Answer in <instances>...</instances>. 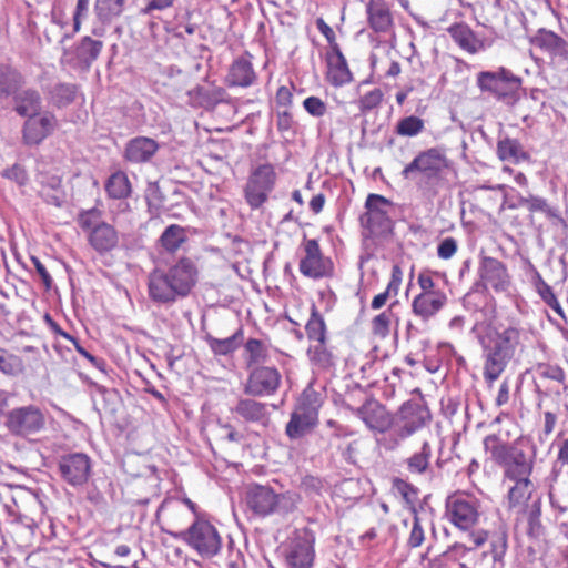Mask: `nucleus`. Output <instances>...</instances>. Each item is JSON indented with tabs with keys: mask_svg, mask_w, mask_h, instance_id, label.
Instances as JSON below:
<instances>
[{
	"mask_svg": "<svg viewBox=\"0 0 568 568\" xmlns=\"http://www.w3.org/2000/svg\"><path fill=\"white\" fill-rule=\"evenodd\" d=\"M483 446L490 459L503 469L504 479L514 483L507 494L508 508L523 513L534 491L530 479L536 458L534 447L521 438L509 444L501 429L487 435Z\"/></svg>",
	"mask_w": 568,
	"mask_h": 568,
	"instance_id": "1",
	"label": "nucleus"
},
{
	"mask_svg": "<svg viewBox=\"0 0 568 568\" xmlns=\"http://www.w3.org/2000/svg\"><path fill=\"white\" fill-rule=\"evenodd\" d=\"M199 280L196 262L189 256H181L173 264L155 267L149 273L148 296L156 305H173L191 295Z\"/></svg>",
	"mask_w": 568,
	"mask_h": 568,
	"instance_id": "2",
	"label": "nucleus"
},
{
	"mask_svg": "<svg viewBox=\"0 0 568 568\" xmlns=\"http://www.w3.org/2000/svg\"><path fill=\"white\" fill-rule=\"evenodd\" d=\"M75 221L85 234L88 244L100 255L110 253L119 246V231L103 220L101 210L97 207L82 210Z\"/></svg>",
	"mask_w": 568,
	"mask_h": 568,
	"instance_id": "3",
	"label": "nucleus"
},
{
	"mask_svg": "<svg viewBox=\"0 0 568 568\" xmlns=\"http://www.w3.org/2000/svg\"><path fill=\"white\" fill-rule=\"evenodd\" d=\"M322 395L313 387L305 388L286 424L285 434L290 439H297L314 429L318 424Z\"/></svg>",
	"mask_w": 568,
	"mask_h": 568,
	"instance_id": "4",
	"label": "nucleus"
},
{
	"mask_svg": "<svg viewBox=\"0 0 568 568\" xmlns=\"http://www.w3.org/2000/svg\"><path fill=\"white\" fill-rule=\"evenodd\" d=\"M170 534L184 541L203 559L215 557L222 549V537L219 530L202 517H197L187 529Z\"/></svg>",
	"mask_w": 568,
	"mask_h": 568,
	"instance_id": "5",
	"label": "nucleus"
},
{
	"mask_svg": "<svg viewBox=\"0 0 568 568\" xmlns=\"http://www.w3.org/2000/svg\"><path fill=\"white\" fill-rule=\"evenodd\" d=\"M476 82L481 92H488L506 104H514L519 100L521 78L504 67H500L497 71L479 72Z\"/></svg>",
	"mask_w": 568,
	"mask_h": 568,
	"instance_id": "6",
	"label": "nucleus"
},
{
	"mask_svg": "<svg viewBox=\"0 0 568 568\" xmlns=\"http://www.w3.org/2000/svg\"><path fill=\"white\" fill-rule=\"evenodd\" d=\"M277 181L275 168L271 163L255 166L248 174L243 195L251 210H260L268 201Z\"/></svg>",
	"mask_w": 568,
	"mask_h": 568,
	"instance_id": "7",
	"label": "nucleus"
},
{
	"mask_svg": "<svg viewBox=\"0 0 568 568\" xmlns=\"http://www.w3.org/2000/svg\"><path fill=\"white\" fill-rule=\"evenodd\" d=\"M302 256L298 263L300 273L311 280L329 278L334 275L335 266L329 256H325L316 239L304 236Z\"/></svg>",
	"mask_w": 568,
	"mask_h": 568,
	"instance_id": "8",
	"label": "nucleus"
},
{
	"mask_svg": "<svg viewBox=\"0 0 568 568\" xmlns=\"http://www.w3.org/2000/svg\"><path fill=\"white\" fill-rule=\"evenodd\" d=\"M487 540L485 532H473L469 536L470 545L455 542L444 552L439 554L428 562V568H473L471 562L465 561L467 556L477 557L478 548Z\"/></svg>",
	"mask_w": 568,
	"mask_h": 568,
	"instance_id": "9",
	"label": "nucleus"
},
{
	"mask_svg": "<svg viewBox=\"0 0 568 568\" xmlns=\"http://www.w3.org/2000/svg\"><path fill=\"white\" fill-rule=\"evenodd\" d=\"M446 515L458 528H470L479 517L476 497L464 491L453 493L446 499Z\"/></svg>",
	"mask_w": 568,
	"mask_h": 568,
	"instance_id": "10",
	"label": "nucleus"
},
{
	"mask_svg": "<svg viewBox=\"0 0 568 568\" xmlns=\"http://www.w3.org/2000/svg\"><path fill=\"white\" fill-rule=\"evenodd\" d=\"M429 418L430 415L426 407L416 402H405L400 406L395 422L396 443L406 439L423 428Z\"/></svg>",
	"mask_w": 568,
	"mask_h": 568,
	"instance_id": "11",
	"label": "nucleus"
},
{
	"mask_svg": "<svg viewBox=\"0 0 568 568\" xmlns=\"http://www.w3.org/2000/svg\"><path fill=\"white\" fill-rule=\"evenodd\" d=\"M282 376L276 367L257 365L250 373L243 390L253 397L271 396L281 386Z\"/></svg>",
	"mask_w": 568,
	"mask_h": 568,
	"instance_id": "12",
	"label": "nucleus"
},
{
	"mask_svg": "<svg viewBox=\"0 0 568 568\" xmlns=\"http://www.w3.org/2000/svg\"><path fill=\"white\" fill-rule=\"evenodd\" d=\"M315 536L310 528L294 532L285 560L290 568H312L315 559Z\"/></svg>",
	"mask_w": 568,
	"mask_h": 568,
	"instance_id": "13",
	"label": "nucleus"
},
{
	"mask_svg": "<svg viewBox=\"0 0 568 568\" xmlns=\"http://www.w3.org/2000/svg\"><path fill=\"white\" fill-rule=\"evenodd\" d=\"M44 415L32 405L12 409L8 413L6 419L8 429L19 436L36 434L44 427Z\"/></svg>",
	"mask_w": 568,
	"mask_h": 568,
	"instance_id": "14",
	"label": "nucleus"
},
{
	"mask_svg": "<svg viewBox=\"0 0 568 568\" xmlns=\"http://www.w3.org/2000/svg\"><path fill=\"white\" fill-rule=\"evenodd\" d=\"M478 276L486 290L491 288L496 293H505L511 286V276L506 264L496 257L480 258Z\"/></svg>",
	"mask_w": 568,
	"mask_h": 568,
	"instance_id": "15",
	"label": "nucleus"
},
{
	"mask_svg": "<svg viewBox=\"0 0 568 568\" xmlns=\"http://www.w3.org/2000/svg\"><path fill=\"white\" fill-rule=\"evenodd\" d=\"M529 42L532 47L548 53L551 64H568V42L554 31L539 29Z\"/></svg>",
	"mask_w": 568,
	"mask_h": 568,
	"instance_id": "16",
	"label": "nucleus"
},
{
	"mask_svg": "<svg viewBox=\"0 0 568 568\" xmlns=\"http://www.w3.org/2000/svg\"><path fill=\"white\" fill-rule=\"evenodd\" d=\"M354 414L372 430L386 433L394 424V417L386 406L371 397L353 410Z\"/></svg>",
	"mask_w": 568,
	"mask_h": 568,
	"instance_id": "17",
	"label": "nucleus"
},
{
	"mask_svg": "<svg viewBox=\"0 0 568 568\" xmlns=\"http://www.w3.org/2000/svg\"><path fill=\"white\" fill-rule=\"evenodd\" d=\"M61 477L71 486H82L90 477L91 460L83 453L62 456L59 462Z\"/></svg>",
	"mask_w": 568,
	"mask_h": 568,
	"instance_id": "18",
	"label": "nucleus"
},
{
	"mask_svg": "<svg viewBox=\"0 0 568 568\" xmlns=\"http://www.w3.org/2000/svg\"><path fill=\"white\" fill-rule=\"evenodd\" d=\"M446 166V156L437 149L432 148L418 153L414 160L407 164L402 175L405 179L412 178L416 173L428 178L436 176Z\"/></svg>",
	"mask_w": 568,
	"mask_h": 568,
	"instance_id": "19",
	"label": "nucleus"
},
{
	"mask_svg": "<svg viewBox=\"0 0 568 568\" xmlns=\"http://www.w3.org/2000/svg\"><path fill=\"white\" fill-rule=\"evenodd\" d=\"M23 124L22 141L27 145H39L57 126V119L52 113L32 114Z\"/></svg>",
	"mask_w": 568,
	"mask_h": 568,
	"instance_id": "20",
	"label": "nucleus"
},
{
	"mask_svg": "<svg viewBox=\"0 0 568 568\" xmlns=\"http://www.w3.org/2000/svg\"><path fill=\"white\" fill-rule=\"evenodd\" d=\"M521 335L523 331L516 326H509L501 332L494 327H488L479 341L513 358L516 349L521 344Z\"/></svg>",
	"mask_w": 568,
	"mask_h": 568,
	"instance_id": "21",
	"label": "nucleus"
},
{
	"mask_svg": "<svg viewBox=\"0 0 568 568\" xmlns=\"http://www.w3.org/2000/svg\"><path fill=\"white\" fill-rule=\"evenodd\" d=\"M252 54L245 52L243 55L237 57L230 64L225 84L230 88H248L257 80V74L252 63Z\"/></svg>",
	"mask_w": 568,
	"mask_h": 568,
	"instance_id": "22",
	"label": "nucleus"
},
{
	"mask_svg": "<svg viewBox=\"0 0 568 568\" xmlns=\"http://www.w3.org/2000/svg\"><path fill=\"white\" fill-rule=\"evenodd\" d=\"M366 212L363 216L371 229H386L390 224L389 213L394 209L390 200L379 194H369L365 202Z\"/></svg>",
	"mask_w": 568,
	"mask_h": 568,
	"instance_id": "23",
	"label": "nucleus"
},
{
	"mask_svg": "<svg viewBox=\"0 0 568 568\" xmlns=\"http://www.w3.org/2000/svg\"><path fill=\"white\" fill-rule=\"evenodd\" d=\"M487 535V540L489 541L490 550L489 551H479L478 556H481V561L471 562L473 568H496L497 565L503 564V559L506 555L508 548V534L506 529H498L490 535L484 531Z\"/></svg>",
	"mask_w": 568,
	"mask_h": 568,
	"instance_id": "24",
	"label": "nucleus"
},
{
	"mask_svg": "<svg viewBox=\"0 0 568 568\" xmlns=\"http://www.w3.org/2000/svg\"><path fill=\"white\" fill-rule=\"evenodd\" d=\"M278 503L280 495L270 487L254 485L247 490V507L258 516L265 517L274 513Z\"/></svg>",
	"mask_w": 568,
	"mask_h": 568,
	"instance_id": "25",
	"label": "nucleus"
},
{
	"mask_svg": "<svg viewBox=\"0 0 568 568\" xmlns=\"http://www.w3.org/2000/svg\"><path fill=\"white\" fill-rule=\"evenodd\" d=\"M369 28L378 34H389L394 29V18L388 3L384 0H369L366 3Z\"/></svg>",
	"mask_w": 568,
	"mask_h": 568,
	"instance_id": "26",
	"label": "nucleus"
},
{
	"mask_svg": "<svg viewBox=\"0 0 568 568\" xmlns=\"http://www.w3.org/2000/svg\"><path fill=\"white\" fill-rule=\"evenodd\" d=\"M480 345L484 357L483 376L487 385L491 386L505 372L511 357L486 343H480Z\"/></svg>",
	"mask_w": 568,
	"mask_h": 568,
	"instance_id": "27",
	"label": "nucleus"
},
{
	"mask_svg": "<svg viewBox=\"0 0 568 568\" xmlns=\"http://www.w3.org/2000/svg\"><path fill=\"white\" fill-rule=\"evenodd\" d=\"M185 508L193 513L196 518L199 517L196 504L189 498L181 500L174 498H165L160 505L158 514H163L171 526L182 527L187 521Z\"/></svg>",
	"mask_w": 568,
	"mask_h": 568,
	"instance_id": "28",
	"label": "nucleus"
},
{
	"mask_svg": "<svg viewBox=\"0 0 568 568\" xmlns=\"http://www.w3.org/2000/svg\"><path fill=\"white\" fill-rule=\"evenodd\" d=\"M447 32L454 42L469 54H476L485 50V41L466 22H455L447 28Z\"/></svg>",
	"mask_w": 568,
	"mask_h": 568,
	"instance_id": "29",
	"label": "nucleus"
},
{
	"mask_svg": "<svg viewBox=\"0 0 568 568\" xmlns=\"http://www.w3.org/2000/svg\"><path fill=\"white\" fill-rule=\"evenodd\" d=\"M159 143L148 136H136L131 139L124 149L123 158L130 163L149 162L159 151Z\"/></svg>",
	"mask_w": 568,
	"mask_h": 568,
	"instance_id": "30",
	"label": "nucleus"
},
{
	"mask_svg": "<svg viewBox=\"0 0 568 568\" xmlns=\"http://www.w3.org/2000/svg\"><path fill=\"white\" fill-rule=\"evenodd\" d=\"M445 293L417 294L412 302V312L422 321H428L446 305Z\"/></svg>",
	"mask_w": 568,
	"mask_h": 568,
	"instance_id": "31",
	"label": "nucleus"
},
{
	"mask_svg": "<svg viewBox=\"0 0 568 568\" xmlns=\"http://www.w3.org/2000/svg\"><path fill=\"white\" fill-rule=\"evenodd\" d=\"M496 155L500 161L513 164L531 162V154L525 150L523 143L518 139L508 135L498 139Z\"/></svg>",
	"mask_w": 568,
	"mask_h": 568,
	"instance_id": "32",
	"label": "nucleus"
},
{
	"mask_svg": "<svg viewBox=\"0 0 568 568\" xmlns=\"http://www.w3.org/2000/svg\"><path fill=\"white\" fill-rule=\"evenodd\" d=\"M327 80L334 87H341L353 80V74L339 47L327 54Z\"/></svg>",
	"mask_w": 568,
	"mask_h": 568,
	"instance_id": "33",
	"label": "nucleus"
},
{
	"mask_svg": "<svg viewBox=\"0 0 568 568\" xmlns=\"http://www.w3.org/2000/svg\"><path fill=\"white\" fill-rule=\"evenodd\" d=\"M233 412L247 423L265 425L268 422L267 405L253 398L239 399Z\"/></svg>",
	"mask_w": 568,
	"mask_h": 568,
	"instance_id": "34",
	"label": "nucleus"
},
{
	"mask_svg": "<svg viewBox=\"0 0 568 568\" xmlns=\"http://www.w3.org/2000/svg\"><path fill=\"white\" fill-rule=\"evenodd\" d=\"M307 357L317 371H329L335 366V356L328 346V339L308 345Z\"/></svg>",
	"mask_w": 568,
	"mask_h": 568,
	"instance_id": "35",
	"label": "nucleus"
},
{
	"mask_svg": "<svg viewBox=\"0 0 568 568\" xmlns=\"http://www.w3.org/2000/svg\"><path fill=\"white\" fill-rule=\"evenodd\" d=\"M104 190L111 199L125 200L132 194V184L128 174L122 170H118L108 178Z\"/></svg>",
	"mask_w": 568,
	"mask_h": 568,
	"instance_id": "36",
	"label": "nucleus"
},
{
	"mask_svg": "<svg viewBox=\"0 0 568 568\" xmlns=\"http://www.w3.org/2000/svg\"><path fill=\"white\" fill-rule=\"evenodd\" d=\"M244 332L240 327L232 336L226 338H216L206 336V343L214 355L226 356L234 353L243 341Z\"/></svg>",
	"mask_w": 568,
	"mask_h": 568,
	"instance_id": "37",
	"label": "nucleus"
},
{
	"mask_svg": "<svg viewBox=\"0 0 568 568\" xmlns=\"http://www.w3.org/2000/svg\"><path fill=\"white\" fill-rule=\"evenodd\" d=\"M186 241L185 229L178 224L169 225L159 239L161 247L170 254H174Z\"/></svg>",
	"mask_w": 568,
	"mask_h": 568,
	"instance_id": "38",
	"label": "nucleus"
},
{
	"mask_svg": "<svg viewBox=\"0 0 568 568\" xmlns=\"http://www.w3.org/2000/svg\"><path fill=\"white\" fill-rule=\"evenodd\" d=\"M403 281V271L399 265L392 267L390 280L384 292L375 295L371 302L373 310L382 308L390 296H397Z\"/></svg>",
	"mask_w": 568,
	"mask_h": 568,
	"instance_id": "39",
	"label": "nucleus"
},
{
	"mask_svg": "<svg viewBox=\"0 0 568 568\" xmlns=\"http://www.w3.org/2000/svg\"><path fill=\"white\" fill-rule=\"evenodd\" d=\"M305 332L310 344L328 339L325 321L315 305L311 307V316L305 325Z\"/></svg>",
	"mask_w": 568,
	"mask_h": 568,
	"instance_id": "40",
	"label": "nucleus"
},
{
	"mask_svg": "<svg viewBox=\"0 0 568 568\" xmlns=\"http://www.w3.org/2000/svg\"><path fill=\"white\" fill-rule=\"evenodd\" d=\"M126 0H95L94 12L97 18L103 22H111L124 11Z\"/></svg>",
	"mask_w": 568,
	"mask_h": 568,
	"instance_id": "41",
	"label": "nucleus"
},
{
	"mask_svg": "<svg viewBox=\"0 0 568 568\" xmlns=\"http://www.w3.org/2000/svg\"><path fill=\"white\" fill-rule=\"evenodd\" d=\"M244 358L247 366H257L268 358V347L258 338H248L244 344Z\"/></svg>",
	"mask_w": 568,
	"mask_h": 568,
	"instance_id": "42",
	"label": "nucleus"
},
{
	"mask_svg": "<svg viewBox=\"0 0 568 568\" xmlns=\"http://www.w3.org/2000/svg\"><path fill=\"white\" fill-rule=\"evenodd\" d=\"M403 525L409 528L407 537V546L409 548H418L425 541V530L422 520L415 507L412 508L410 517L403 520Z\"/></svg>",
	"mask_w": 568,
	"mask_h": 568,
	"instance_id": "43",
	"label": "nucleus"
},
{
	"mask_svg": "<svg viewBox=\"0 0 568 568\" xmlns=\"http://www.w3.org/2000/svg\"><path fill=\"white\" fill-rule=\"evenodd\" d=\"M102 49V41L94 40L91 37L85 36L81 39L77 48V55L80 61L87 65H91L99 58Z\"/></svg>",
	"mask_w": 568,
	"mask_h": 568,
	"instance_id": "44",
	"label": "nucleus"
},
{
	"mask_svg": "<svg viewBox=\"0 0 568 568\" xmlns=\"http://www.w3.org/2000/svg\"><path fill=\"white\" fill-rule=\"evenodd\" d=\"M16 111L22 115L28 116L37 114L41 106V98L36 90H26L21 92L17 98Z\"/></svg>",
	"mask_w": 568,
	"mask_h": 568,
	"instance_id": "45",
	"label": "nucleus"
},
{
	"mask_svg": "<svg viewBox=\"0 0 568 568\" xmlns=\"http://www.w3.org/2000/svg\"><path fill=\"white\" fill-rule=\"evenodd\" d=\"M432 448L428 442H424L420 452L415 453L407 459V468L410 473L423 474L429 466Z\"/></svg>",
	"mask_w": 568,
	"mask_h": 568,
	"instance_id": "46",
	"label": "nucleus"
},
{
	"mask_svg": "<svg viewBox=\"0 0 568 568\" xmlns=\"http://www.w3.org/2000/svg\"><path fill=\"white\" fill-rule=\"evenodd\" d=\"M425 129V121L416 115H409L400 119L395 128V132L399 136H416Z\"/></svg>",
	"mask_w": 568,
	"mask_h": 568,
	"instance_id": "47",
	"label": "nucleus"
},
{
	"mask_svg": "<svg viewBox=\"0 0 568 568\" xmlns=\"http://www.w3.org/2000/svg\"><path fill=\"white\" fill-rule=\"evenodd\" d=\"M394 313L390 308L377 314L371 321V331L375 337L386 338L390 333L392 318Z\"/></svg>",
	"mask_w": 568,
	"mask_h": 568,
	"instance_id": "48",
	"label": "nucleus"
},
{
	"mask_svg": "<svg viewBox=\"0 0 568 568\" xmlns=\"http://www.w3.org/2000/svg\"><path fill=\"white\" fill-rule=\"evenodd\" d=\"M0 371L6 375H19L24 371L23 361L20 356L8 354L0 348Z\"/></svg>",
	"mask_w": 568,
	"mask_h": 568,
	"instance_id": "49",
	"label": "nucleus"
},
{
	"mask_svg": "<svg viewBox=\"0 0 568 568\" xmlns=\"http://www.w3.org/2000/svg\"><path fill=\"white\" fill-rule=\"evenodd\" d=\"M536 290L541 297V300L558 315L562 316L564 311L561 305L554 293L552 287L546 283L540 276L538 277V282L536 284Z\"/></svg>",
	"mask_w": 568,
	"mask_h": 568,
	"instance_id": "50",
	"label": "nucleus"
},
{
	"mask_svg": "<svg viewBox=\"0 0 568 568\" xmlns=\"http://www.w3.org/2000/svg\"><path fill=\"white\" fill-rule=\"evenodd\" d=\"M383 100L384 93L379 88L366 92L357 102L361 114H367L369 111L378 108Z\"/></svg>",
	"mask_w": 568,
	"mask_h": 568,
	"instance_id": "51",
	"label": "nucleus"
},
{
	"mask_svg": "<svg viewBox=\"0 0 568 568\" xmlns=\"http://www.w3.org/2000/svg\"><path fill=\"white\" fill-rule=\"evenodd\" d=\"M550 505L560 514L568 510V481L558 485L549 493Z\"/></svg>",
	"mask_w": 568,
	"mask_h": 568,
	"instance_id": "52",
	"label": "nucleus"
},
{
	"mask_svg": "<svg viewBox=\"0 0 568 568\" xmlns=\"http://www.w3.org/2000/svg\"><path fill=\"white\" fill-rule=\"evenodd\" d=\"M519 205L526 206L530 213L542 212L548 216H554V212L551 207L548 205L547 201L542 197L530 195L528 197H519Z\"/></svg>",
	"mask_w": 568,
	"mask_h": 568,
	"instance_id": "53",
	"label": "nucleus"
},
{
	"mask_svg": "<svg viewBox=\"0 0 568 568\" xmlns=\"http://www.w3.org/2000/svg\"><path fill=\"white\" fill-rule=\"evenodd\" d=\"M393 487L402 495L406 503L415 507L414 504L418 497V490L409 483L402 478H395L393 480Z\"/></svg>",
	"mask_w": 568,
	"mask_h": 568,
	"instance_id": "54",
	"label": "nucleus"
},
{
	"mask_svg": "<svg viewBox=\"0 0 568 568\" xmlns=\"http://www.w3.org/2000/svg\"><path fill=\"white\" fill-rule=\"evenodd\" d=\"M541 507L539 503H535L527 515L528 521V535L538 536L542 525H541Z\"/></svg>",
	"mask_w": 568,
	"mask_h": 568,
	"instance_id": "55",
	"label": "nucleus"
},
{
	"mask_svg": "<svg viewBox=\"0 0 568 568\" xmlns=\"http://www.w3.org/2000/svg\"><path fill=\"white\" fill-rule=\"evenodd\" d=\"M537 372L544 378L552 379L558 383L565 382V372L558 365L541 363L538 364Z\"/></svg>",
	"mask_w": 568,
	"mask_h": 568,
	"instance_id": "56",
	"label": "nucleus"
},
{
	"mask_svg": "<svg viewBox=\"0 0 568 568\" xmlns=\"http://www.w3.org/2000/svg\"><path fill=\"white\" fill-rule=\"evenodd\" d=\"M457 250V241L454 237H445L437 246V255L442 260H449L456 254Z\"/></svg>",
	"mask_w": 568,
	"mask_h": 568,
	"instance_id": "57",
	"label": "nucleus"
},
{
	"mask_svg": "<svg viewBox=\"0 0 568 568\" xmlns=\"http://www.w3.org/2000/svg\"><path fill=\"white\" fill-rule=\"evenodd\" d=\"M305 110L313 116H323L326 113V104L317 97H308L304 100Z\"/></svg>",
	"mask_w": 568,
	"mask_h": 568,
	"instance_id": "58",
	"label": "nucleus"
},
{
	"mask_svg": "<svg viewBox=\"0 0 568 568\" xmlns=\"http://www.w3.org/2000/svg\"><path fill=\"white\" fill-rule=\"evenodd\" d=\"M90 0H77L73 12V34L81 30L82 20L87 17Z\"/></svg>",
	"mask_w": 568,
	"mask_h": 568,
	"instance_id": "59",
	"label": "nucleus"
},
{
	"mask_svg": "<svg viewBox=\"0 0 568 568\" xmlns=\"http://www.w3.org/2000/svg\"><path fill=\"white\" fill-rule=\"evenodd\" d=\"M174 4V0H145V6L140 10L144 16L154 11H164Z\"/></svg>",
	"mask_w": 568,
	"mask_h": 568,
	"instance_id": "60",
	"label": "nucleus"
},
{
	"mask_svg": "<svg viewBox=\"0 0 568 568\" xmlns=\"http://www.w3.org/2000/svg\"><path fill=\"white\" fill-rule=\"evenodd\" d=\"M417 283L422 290L419 294L444 293L440 290H435V282L428 272H420L417 278Z\"/></svg>",
	"mask_w": 568,
	"mask_h": 568,
	"instance_id": "61",
	"label": "nucleus"
},
{
	"mask_svg": "<svg viewBox=\"0 0 568 568\" xmlns=\"http://www.w3.org/2000/svg\"><path fill=\"white\" fill-rule=\"evenodd\" d=\"M316 27L329 43L331 50H334V47H339L338 43L336 42V36L334 30L325 22L323 18L316 19Z\"/></svg>",
	"mask_w": 568,
	"mask_h": 568,
	"instance_id": "62",
	"label": "nucleus"
},
{
	"mask_svg": "<svg viewBox=\"0 0 568 568\" xmlns=\"http://www.w3.org/2000/svg\"><path fill=\"white\" fill-rule=\"evenodd\" d=\"M275 102L278 106L290 108L293 102L292 90L286 85H281L276 91Z\"/></svg>",
	"mask_w": 568,
	"mask_h": 568,
	"instance_id": "63",
	"label": "nucleus"
},
{
	"mask_svg": "<svg viewBox=\"0 0 568 568\" xmlns=\"http://www.w3.org/2000/svg\"><path fill=\"white\" fill-rule=\"evenodd\" d=\"M2 175L17 181L19 184H24L27 181L26 170L20 164H13L11 168H8Z\"/></svg>",
	"mask_w": 568,
	"mask_h": 568,
	"instance_id": "64",
	"label": "nucleus"
}]
</instances>
